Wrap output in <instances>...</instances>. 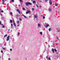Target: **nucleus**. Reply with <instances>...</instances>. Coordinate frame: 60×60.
<instances>
[{"instance_id": "28", "label": "nucleus", "mask_w": 60, "mask_h": 60, "mask_svg": "<svg viewBox=\"0 0 60 60\" xmlns=\"http://www.w3.org/2000/svg\"><path fill=\"white\" fill-rule=\"evenodd\" d=\"M19 24H18L17 25V26H19Z\"/></svg>"}, {"instance_id": "42", "label": "nucleus", "mask_w": 60, "mask_h": 60, "mask_svg": "<svg viewBox=\"0 0 60 60\" xmlns=\"http://www.w3.org/2000/svg\"><path fill=\"white\" fill-rule=\"evenodd\" d=\"M55 6H57V4H56L55 5Z\"/></svg>"}, {"instance_id": "11", "label": "nucleus", "mask_w": 60, "mask_h": 60, "mask_svg": "<svg viewBox=\"0 0 60 60\" xmlns=\"http://www.w3.org/2000/svg\"><path fill=\"white\" fill-rule=\"evenodd\" d=\"M34 17L35 18H37V15H34Z\"/></svg>"}, {"instance_id": "39", "label": "nucleus", "mask_w": 60, "mask_h": 60, "mask_svg": "<svg viewBox=\"0 0 60 60\" xmlns=\"http://www.w3.org/2000/svg\"><path fill=\"white\" fill-rule=\"evenodd\" d=\"M36 5L37 7H38V6L37 4H36Z\"/></svg>"}, {"instance_id": "27", "label": "nucleus", "mask_w": 60, "mask_h": 60, "mask_svg": "<svg viewBox=\"0 0 60 60\" xmlns=\"http://www.w3.org/2000/svg\"><path fill=\"white\" fill-rule=\"evenodd\" d=\"M10 22L11 23H12V21L10 20Z\"/></svg>"}, {"instance_id": "47", "label": "nucleus", "mask_w": 60, "mask_h": 60, "mask_svg": "<svg viewBox=\"0 0 60 60\" xmlns=\"http://www.w3.org/2000/svg\"><path fill=\"white\" fill-rule=\"evenodd\" d=\"M2 2H4V0H2Z\"/></svg>"}, {"instance_id": "4", "label": "nucleus", "mask_w": 60, "mask_h": 60, "mask_svg": "<svg viewBox=\"0 0 60 60\" xmlns=\"http://www.w3.org/2000/svg\"><path fill=\"white\" fill-rule=\"evenodd\" d=\"M30 11L28 10H27V12H26V14H28V13H30Z\"/></svg>"}, {"instance_id": "19", "label": "nucleus", "mask_w": 60, "mask_h": 60, "mask_svg": "<svg viewBox=\"0 0 60 60\" xmlns=\"http://www.w3.org/2000/svg\"><path fill=\"white\" fill-rule=\"evenodd\" d=\"M23 16L24 17V18H26L27 17H26V16H25V15H23Z\"/></svg>"}, {"instance_id": "30", "label": "nucleus", "mask_w": 60, "mask_h": 60, "mask_svg": "<svg viewBox=\"0 0 60 60\" xmlns=\"http://www.w3.org/2000/svg\"><path fill=\"white\" fill-rule=\"evenodd\" d=\"M4 46H6V43H5L4 44Z\"/></svg>"}, {"instance_id": "12", "label": "nucleus", "mask_w": 60, "mask_h": 60, "mask_svg": "<svg viewBox=\"0 0 60 60\" xmlns=\"http://www.w3.org/2000/svg\"><path fill=\"white\" fill-rule=\"evenodd\" d=\"M20 34V33L19 32H18V33L17 34V36H19V35Z\"/></svg>"}, {"instance_id": "44", "label": "nucleus", "mask_w": 60, "mask_h": 60, "mask_svg": "<svg viewBox=\"0 0 60 60\" xmlns=\"http://www.w3.org/2000/svg\"><path fill=\"white\" fill-rule=\"evenodd\" d=\"M32 10H34V8H32Z\"/></svg>"}, {"instance_id": "34", "label": "nucleus", "mask_w": 60, "mask_h": 60, "mask_svg": "<svg viewBox=\"0 0 60 60\" xmlns=\"http://www.w3.org/2000/svg\"><path fill=\"white\" fill-rule=\"evenodd\" d=\"M45 16H43V19H45Z\"/></svg>"}, {"instance_id": "54", "label": "nucleus", "mask_w": 60, "mask_h": 60, "mask_svg": "<svg viewBox=\"0 0 60 60\" xmlns=\"http://www.w3.org/2000/svg\"><path fill=\"white\" fill-rule=\"evenodd\" d=\"M49 47H50V46L49 45Z\"/></svg>"}, {"instance_id": "8", "label": "nucleus", "mask_w": 60, "mask_h": 60, "mask_svg": "<svg viewBox=\"0 0 60 60\" xmlns=\"http://www.w3.org/2000/svg\"><path fill=\"white\" fill-rule=\"evenodd\" d=\"M38 27H39L40 28L41 27V24H38Z\"/></svg>"}, {"instance_id": "57", "label": "nucleus", "mask_w": 60, "mask_h": 60, "mask_svg": "<svg viewBox=\"0 0 60 60\" xmlns=\"http://www.w3.org/2000/svg\"><path fill=\"white\" fill-rule=\"evenodd\" d=\"M29 18H30V17H31V16H29Z\"/></svg>"}, {"instance_id": "21", "label": "nucleus", "mask_w": 60, "mask_h": 60, "mask_svg": "<svg viewBox=\"0 0 60 60\" xmlns=\"http://www.w3.org/2000/svg\"><path fill=\"white\" fill-rule=\"evenodd\" d=\"M11 28H12V24L11 23Z\"/></svg>"}, {"instance_id": "20", "label": "nucleus", "mask_w": 60, "mask_h": 60, "mask_svg": "<svg viewBox=\"0 0 60 60\" xmlns=\"http://www.w3.org/2000/svg\"><path fill=\"white\" fill-rule=\"evenodd\" d=\"M10 14H11V16H12V12H10Z\"/></svg>"}, {"instance_id": "56", "label": "nucleus", "mask_w": 60, "mask_h": 60, "mask_svg": "<svg viewBox=\"0 0 60 60\" xmlns=\"http://www.w3.org/2000/svg\"><path fill=\"white\" fill-rule=\"evenodd\" d=\"M2 57H3V56H2ZM2 59L3 60H4V59L3 58H2Z\"/></svg>"}, {"instance_id": "63", "label": "nucleus", "mask_w": 60, "mask_h": 60, "mask_svg": "<svg viewBox=\"0 0 60 60\" xmlns=\"http://www.w3.org/2000/svg\"><path fill=\"white\" fill-rule=\"evenodd\" d=\"M0 10H1V9L0 8Z\"/></svg>"}, {"instance_id": "59", "label": "nucleus", "mask_w": 60, "mask_h": 60, "mask_svg": "<svg viewBox=\"0 0 60 60\" xmlns=\"http://www.w3.org/2000/svg\"><path fill=\"white\" fill-rule=\"evenodd\" d=\"M10 30H8V31H10Z\"/></svg>"}, {"instance_id": "58", "label": "nucleus", "mask_w": 60, "mask_h": 60, "mask_svg": "<svg viewBox=\"0 0 60 60\" xmlns=\"http://www.w3.org/2000/svg\"><path fill=\"white\" fill-rule=\"evenodd\" d=\"M13 40H14V39H13Z\"/></svg>"}, {"instance_id": "3", "label": "nucleus", "mask_w": 60, "mask_h": 60, "mask_svg": "<svg viewBox=\"0 0 60 60\" xmlns=\"http://www.w3.org/2000/svg\"><path fill=\"white\" fill-rule=\"evenodd\" d=\"M49 3H50V4H52V0H50Z\"/></svg>"}, {"instance_id": "61", "label": "nucleus", "mask_w": 60, "mask_h": 60, "mask_svg": "<svg viewBox=\"0 0 60 60\" xmlns=\"http://www.w3.org/2000/svg\"><path fill=\"white\" fill-rule=\"evenodd\" d=\"M5 1H7V0H5Z\"/></svg>"}, {"instance_id": "29", "label": "nucleus", "mask_w": 60, "mask_h": 60, "mask_svg": "<svg viewBox=\"0 0 60 60\" xmlns=\"http://www.w3.org/2000/svg\"><path fill=\"white\" fill-rule=\"evenodd\" d=\"M19 20H20V21H21V20H22V19H21L20 18L19 19Z\"/></svg>"}, {"instance_id": "9", "label": "nucleus", "mask_w": 60, "mask_h": 60, "mask_svg": "<svg viewBox=\"0 0 60 60\" xmlns=\"http://www.w3.org/2000/svg\"><path fill=\"white\" fill-rule=\"evenodd\" d=\"M26 4L27 6L29 5V3L28 2H26Z\"/></svg>"}, {"instance_id": "50", "label": "nucleus", "mask_w": 60, "mask_h": 60, "mask_svg": "<svg viewBox=\"0 0 60 60\" xmlns=\"http://www.w3.org/2000/svg\"><path fill=\"white\" fill-rule=\"evenodd\" d=\"M11 60V59L10 58H9L8 59V60Z\"/></svg>"}, {"instance_id": "32", "label": "nucleus", "mask_w": 60, "mask_h": 60, "mask_svg": "<svg viewBox=\"0 0 60 60\" xmlns=\"http://www.w3.org/2000/svg\"><path fill=\"white\" fill-rule=\"evenodd\" d=\"M40 34H42V32H40Z\"/></svg>"}, {"instance_id": "22", "label": "nucleus", "mask_w": 60, "mask_h": 60, "mask_svg": "<svg viewBox=\"0 0 60 60\" xmlns=\"http://www.w3.org/2000/svg\"><path fill=\"white\" fill-rule=\"evenodd\" d=\"M17 24H19V21H17Z\"/></svg>"}, {"instance_id": "45", "label": "nucleus", "mask_w": 60, "mask_h": 60, "mask_svg": "<svg viewBox=\"0 0 60 60\" xmlns=\"http://www.w3.org/2000/svg\"><path fill=\"white\" fill-rule=\"evenodd\" d=\"M0 25H1V22L0 21Z\"/></svg>"}, {"instance_id": "40", "label": "nucleus", "mask_w": 60, "mask_h": 60, "mask_svg": "<svg viewBox=\"0 0 60 60\" xmlns=\"http://www.w3.org/2000/svg\"><path fill=\"white\" fill-rule=\"evenodd\" d=\"M1 52L2 53H3V51H1Z\"/></svg>"}, {"instance_id": "51", "label": "nucleus", "mask_w": 60, "mask_h": 60, "mask_svg": "<svg viewBox=\"0 0 60 60\" xmlns=\"http://www.w3.org/2000/svg\"><path fill=\"white\" fill-rule=\"evenodd\" d=\"M1 25L2 26H3V24H1Z\"/></svg>"}, {"instance_id": "23", "label": "nucleus", "mask_w": 60, "mask_h": 60, "mask_svg": "<svg viewBox=\"0 0 60 60\" xmlns=\"http://www.w3.org/2000/svg\"><path fill=\"white\" fill-rule=\"evenodd\" d=\"M48 37V38H50V36L49 35H48V36H47Z\"/></svg>"}, {"instance_id": "35", "label": "nucleus", "mask_w": 60, "mask_h": 60, "mask_svg": "<svg viewBox=\"0 0 60 60\" xmlns=\"http://www.w3.org/2000/svg\"><path fill=\"white\" fill-rule=\"evenodd\" d=\"M3 50H5V48H3Z\"/></svg>"}, {"instance_id": "37", "label": "nucleus", "mask_w": 60, "mask_h": 60, "mask_svg": "<svg viewBox=\"0 0 60 60\" xmlns=\"http://www.w3.org/2000/svg\"><path fill=\"white\" fill-rule=\"evenodd\" d=\"M11 2H14V0H12Z\"/></svg>"}, {"instance_id": "24", "label": "nucleus", "mask_w": 60, "mask_h": 60, "mask_svg": "<svg viewBox=\"0 0 60 60\" xmlns=\"http://www.w3.org/2000/svg\"><path fill=\"white\" fill-rule=\"evenodd\" d=\"M54 50H55V51L56 52V51H57V50H56V49H55Z\"/></svg>"}, {"instance_id": "33", "label": "nucleus", "mask_w": 60, "mask_h": 60, "mask_svg": "<svg viewBox=\"0 0 60 60\" xmlns=\"http://www.w3.org/2000/svg\"><path fill=\"white\" fill-rule=\"evenodd\" d=\"M1 12H2V13L4 12V11L3 10H1Z\"/></svg>"}, {"instance_id": "6", "label": "nucleus", "mask_w": 60, "mask_h": 60, "mask_svg": "<svg viewBox=\"0 0 60 60\" xmlns=\"http://www.w3.org/2000/svg\"><path fill=\"white\" fill-rule=\"evenodd\" d=\"M48 26H49V24H48L46 25H45V27H48Z\"/></svg>"}, {"instance_id": "43", "label": "nucleus", "mask_w": 60, "mask_h": 60, "mask_svg": "<svg viewBox=\"0 0 60 60\" xmlns=\"http://www.w3.org/2000/svg\"><path fill=\"white\" fill-rule=\"evenodd\" d=\"M10 51H12V50L11 49H10Z\"/></svg>"}, {"instance_id": "18", "label": "nucleus", "mask_w": 60, "mask_h": 60, "mask_svg": "<svg viewBox=\"0 0 60 60\" xmlns=\"http://www.w3.org/2000/svg\"><path fill=\"white\" fill-rule=\"evenodd\" d=\"M51 28H50L49 29V32H50V31H51Z\"/></svg>"}, {"instance_id": "62", "label": "nucleus", "mask_w": 60, "mask_h": 60, "mask_svg": "<svg viewBox=\"0 0 60 60\" xmlns=\"http://www.w3.org/2000/svg\"><path fill=\"white\" fill-rule=\"evenodd\" d=\"M57 40H58V38H57Z\"/></svg>"}, {"instance_id": "60", "label": "nucleus", "mask_w": 60, "mask_h": 60, "mask_svg": "<svg viewBox=\"0 0 60 60\" xmlns=\"http://www.w3.org/2000/svg\"><path fill=\"white\" fill-rule=\"evenodd\" d=\"M41 57L42 58H43L42 56H41Z\"/></svg>"}, {"instance_id": "16", "label": "nucleus", "mask_w": 60, "mask_h": 60, "mask_svg": "<svg viewBox=\"0 0 60 60\" xmlns=\"http://www.w3.org/2000/svg\"><path fill=\"white\" fill-rule=\"evenodd\" d=\"M7 34H6L4 36V38H5V37H7Z\"/></svg>"}, {"instance_id": "13", "label": "nucleus", "mask_w": 60, "mask_h": 60, "mask_svg": "<svg viewBox=\"0 0 60 60\" xmlns=\"http://www.w3.org/2000/svg\"><path fill=\"white\" fill-rule=\"evenodd\" d=\"M14 26H16V23H15V22H14Z\"/></svg>"}, {"instance_id": "25", "label": "nucleus", "mask_w": 60, "mask_h": 60, "mask_svg": "<svg viewBox=\"0 0 60 60\" xmlns=\"http://www.w3.org/2000/svg\"><path fill=\"white\" fill-rule=\"evenodd\" d=\"M22 10H25V8H22Z\"/></svg>"}, {"instance_id": "41", "label": "nucleus", "mask_w": 60, "mask_h": 60, "mask_svg": "<svg viewBox=\"0 0 60 60\" xmlns=\"http://www.w3.org/2000/svg\"><path fill=\"white\" fill-rule=\"evenodd\" d=\"M7 6H9V4H7Z\"/></svg>"}, {"instance_id": "17", "label": "nucleus", "mask_w": 60, "mask_h": 60, "mask_svg": "<svg viewBox=\"0 0 60 60\" xmlns=\"http://www.w3.org/2000/svg\"><path fill=\"white\" fill-rule=\"evenodd\" d=\"M29 3V5H32V4H31V3L29 2H28Z\"/></svg>"}, {"instance_id": "26", "label": "nucleus", "mask_w": 60, "mask_h": 60, "mask_svg": "<svg viewBox=\"0 0 60 60\" xmlns=\"http://www.w3.org/2000/svg\"><path fill=\"white\" fill-rule=\"evenodd\" d=\"M4 4V1H3L2 2V4Z\"/></svg>"}, {"instance_id": "1", "label": "nucleus", "mask_w": 60, "mask_h": 60, "mask_svg": "<svg viewBox=\"0 0 60 60\" xmlns=\"http://www.w3.org/2000/svg\"><path fill=\"white\" fill-rule=\"evenodd\" d=\"M57 30V33H59V32H60V29L59 28H57L56 29Z\"/></svg>"}, {"instance_id": "7", "label": "nucleus", "mask_w": 60, "mask_h": 60, "mask_svg": "<svg viewBox=\"0 0 60 60\" xmlns=\"http://www.w3.org/2000/svg\"><path fill=\"white\" fill-rule=\"evenodd\" d=\"M52 51L53 53H54L55 52V51H54V49L52 48Z\"/></svg>"}, {"instance_id": "5", "label": "nucleus", "mask_w": 60, "mask_h": 60, "mask_svg": "<svg viewBox=\"0 0 60 60\" xmlns=\"http://www.w3.org/2000/svg\"><path fill=\"white\" fill-rule=\"evenodd\" d=\"M46 59H49V60H51L50 57H49L48 59V56H46Z\"/></svg>"}, {"instance_id": "48", "label": "nucleus", "mask_w": 60, "mask_h": 60, "mask_svg": "<svg viewBox=\"0 0 60 60\" xmlns=\"http://www.w3.org/2000/svg\"><path fill=\"white\" fill-rule=\"evenodd\" d=\"M39 7H40V8H41V6H39Z\"/></svg>"}, {"instance_id": "10", "label": "nucleus", "mask_w": 60, "mask_h": 60, "mask_svg": "<svg viewBox=\"0 0 60 60\" xmlns=\"http://www.w3.org/2000/svg\"><path fill=\"white\" fill-rule=\"evenodd\" d=\"M16 10L17 11H18L19 14H20V11H19V10L17 9Z\"/></svg>"}, {"instance_id": "36", "label": "nucleus", "mask_w": 60, "mask_h": 60, "mask_svg": "<svg viewBox=\"0 0 60 60\" xmlns=\"http://www.w3.org/2000/svg\"><path fill=\"white\" fill-rule=\"evenodd\" d=\"M45 2H48V0H45Z\"/></svg>"}, {"instance_id": "53", "label": "nucleus", "mask_w": 60, "mask_h": 60, "mask_svg": "<svg viewBox=\"0 0 60 60\" xmlns=\"http://www.w3.org/2000/svg\"><path fill=\"white\" fill-rule=\"evenodd\" d=\"M26 60L27 59V58H25Z\"/></svg>"}, {"instance_id": "2", "label": "nucleus", "mask_w": 60, "mask_h": 60, "mask_svg": "<svg viewBox=\"0 0 60 60\" xmlns=\"http://www.w3.org/2000/svg\"><path fill=\"white\" fill-rule=\"evenodd\" d=\"M10 36H8V37H7V39L6 40L7 41H9V39H10Z\"/></svg>"}, {"instance_id": "49", "label": "nucleus", "mask_w": 60, "mask_h": 60, "mask_svg": "<svg viewBox=\"0 0 60 60\" xmlns=\"http://www.w3.org/2000/svg\"><path fill=\"white\" fill-rule=\"evenodd\" d=\"M20 2H22V1L21 0H20Z\"/></svg>"}, {"instance_id": "38", "label": "nucleus", "mask_w": 60, "mask_h": 60, "mask_svg": "<svg viewBox=\"0 0 60 60\" xmlns=\"http://www.w3.org/2000/svg\"><path fill=\"white\" fill-rule=\"evenodd\" d=\"M49 11H51V8L49 9Z\"/></svg>"}, {"instance_id": "46", "label": "nucleus", "mask_w": 60, "mask_h": 60, "mask_svg": "<svg viewBox=\"0 0 60 60\" xmlns=\"http://www.w3.org/2000/svg\"><path fill=\"white\" fill-rule=\"evenodd\" d=\"M18 15H17V14L16 15V17H18Z\"/></svg>"}, {"instance_id": "15", "label": "nucleus", "mask_w": 60, "mask_h": 60, "mask_svg": "<svg viewBox=\"0 0 60 60\" xmlns=\"http://www.w3.org/2000/svg\"><path fill=\"white\" fill-rule=\"evenodd\" d=\"M33 4H34L35 3H36V1H33Z\"/></svg>"}, {"instance_id": "55", "label": "nucleus", "mask_w": 60, "mask_h": 60, "mask_svg": "<svg viewBox=\"0 0 60 60\" xmlns=\"http://www.w3.org/2000/svg\"><path fill=\"white\" fill-rule=\"evenodd\" d=\"M1 18V19L2 20H3V18Z\"/></svg>"}, {"instance_id": "31", "label": "nucleus", "mask_w": 60, "mask_h": 60, "mask_svg": "<svg viewBox=\"0 0 60 60\" xmlns=\"http://www.w3.org/2000/svg\"><path fill=\"white\" fill-rule=\"evenodd\" d=\"M5 27H4V26L3 25L2 26V28H4Z\"/></svg>"}, {"instance_id": "52", "label": "nucleus", "mask_w": 60, "mask_h": 60, "mask_svg": "<svg viewBox=\"0 0 60 60\" xmlns=\"http://www.w3.org/2000/svg\"><path fill=\"white\" fill-rule=\"evenodd\" d=\"M13 22L14 23V22H14V20H13Z\"/></svg>"}, {"instance_id": "14", "label": "nucleus", "mask_w": 60, "mask_h": 60, "mask_svg": "<svg viewBox=\"0 0 60 60\" xmlns=\"http://www.w3.org/2000/svg\"><path fill=\"white\" fill-rule=\"evenodd\" d=\"M56 46V44H53V47H55Z\"/></svg>"}]
</instances>
